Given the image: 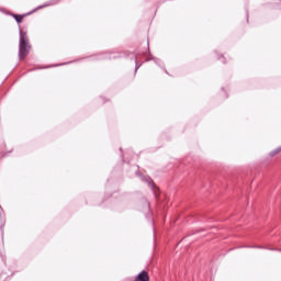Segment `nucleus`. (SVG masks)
<instances>
[{
    "label": "nucleus",
    "mask_w": 281,
    "mask_h": 281,
    "mask_svg": "<svg viewBox=\"0 0 281 281\" xmlns=\"http://www.w3.org/2000/svg\"><path fill=\"white\" fill-rule=\"evenodd\" d=\"M32 49L30 45V38L27 37V32L20 30V42H19V58L20 60H25Z\"/></svg>",
    "instance_id": "obj_1"
},
{
    "label": "nucleus",
    "mask_w": 281,
    "mask_h": 281,
    "mask_svg": "<svg viewBox=\"0 0 281 281\" xmlns=\"http://www.w3.org/2000/svg\"><path fill=\"white\" fill-rule=\"evenodd\" d=\"M136 281H150V277L146 271H142L140 273L137 274Z\"/></svg>",
    "instance_id": "obj_2"
},
{
    "label": "nucleus",
    "mask_w": 281,
    "mask_h": 281,
    "mask_svg": "<svg viewBox=\"0 0 281 281\" xmlns=\"http://www.w3.org/2000/svg\"><path fill=\"white\" fill-rule=\"evenodd\" d=\"M60 3V0H50L48 2H45L44 4L36 8V10H42V8H49V5H58Z\"/></svg>",
    "instance_id": "obj_3"
},
{
    "label": "nucleus",
    "mask_w": 281,
    "mask_h": 281,
    "mask_svg": "<svg viewBox=\"0 0 281 281\" xmlns=\"http://www.w3.org/2000/svg\"><path fill=\"white\" fill-rule=\"evenodd\" d=\"M13 19H15L16 23H23L24 15L21 14H12Z\"/></svg>",
    "instance_id": "obj_4"
},
{
    "label": "nucleus",
    "mask_w": 281,
    "mask_h": 281,
    "mask_svg": "<svg viewBox=\"0 0 281 281\" xmlns=\"http://www.w3.org/2000/svg\"><path fill=\"white\" fill-rule=\"evenodd\" d=\"M281 153V147H278L277 149L270 151V157H276V155H279Z\"/></svg>",
    "instance_id": "obj_5"
}]
</instances>
